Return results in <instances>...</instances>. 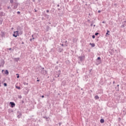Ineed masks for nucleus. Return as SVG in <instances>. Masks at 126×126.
I'll return each mask as SVG.
<instances>
[{
    "label": "nucleus",
    "instance_id": "obj_37",
    "mask_svg": "<svg viewBox=\"0 0 126 126\" xmlns=\"http://www.w3.org/2000/svg\"><path fill=\"white\" fill-rule=\"evenodd\" d=\"M7 8H8V9H10V8H10V7H9V6H8Z\"/></svg>",
    "mask_w": 126,
    "mask_h": 126
},
{
    "label": "nucleus",
    "instance_id": "obj_56",
    "mask_svg": "<svg viewBox=\"0 0 126 126\" xmlns=\"http://www.w3.org/2000/svg\"><path fill=\"white\" fill-rule=\"evenodd\" d=\"M59 76H60V75H58L57 77H59Z\"/></svg>",
    "mask_w": 126,
    "mask_h": 126
},
{
    "label": "nucleus",
    "instance_id": "obj_41",
    "mask_svg": "<svg viewBox=\"0 0 126 126\" xmlns=\"http://www.w3.org/2000/svg\"><path fill=\"white\" fill-rule=\"evenodd\" d=\"M39 81H40V80H39V79L37 80V82H39Z\"/></svg>",
    "mask_w": 126,
    "mask_h": 126
},
{
    "label": "nucleus",
    "instance_id": "obj_31",
    "mask_svg": "<svg viewBox=\"0 0 126 126\" xmlns=\"http://www.w3.org/2000/svg\"><path fill=\"white\" fill-rule=\"evenodd\" d=\"M7 50H9V51H11L12 48H7Z\"/></svg>",
    "mask_w": 126,
    "mask_h": 126
},
{
    "label": "nucleus",
    "instance_id": "obj_20",
    "mask_svg": "<svg viewBox=\"0 0 126 126\" xmlns=\"http://www.w3.org/2000/svg\"><path fill=\"white\" fill-rule=\"evenodd\" d=\"M10 3L11 4H12L13 3H14V1L13 0H10Z\"/></svg>",
    "mask_w": 126,
    "mask_h": 126
},
{
    "label": "nucleus",
    "instance_id": "obj_39",
    "mask_svg": "<svg viewBox=\"0 0 126 126\" xmlns=\"http://www.w3.org/2000/svg\"><path fill=\"white\" fill-rule=\"evenodd\" d=\"M100 12H101V10H98V13H100Z\"/></svg>",
    "mask_w": 126,
    "mask_h": 126
},
{
    "label": "nucleus",
    "instance_id": "obj_35",
    "mask_svg": "<svg viewBox=\"0 0 126 126\" xmlns=\"http://www.w3.org/2000/svg\"><path fill=\"white\" fill-rule=\"evenodd\" d=\"M17 14H20V11H18V12H17Z\"/></svg>",
    "mask_w": 126,
    "mask_h": 126
},
{
    "label": "nucleus",
    "instance_id": "obj_7",
    "mask_svg": "<svg viewBox=\"0 0 126 126\" xmlns=\"http://www.w3.org/2000/svg\"><path fill=\"white\" fill-rule=\"evenodd\" d=\"M4 71V74H6V75H8L9 74V72H8V70H6L4 71V70H2V73H3V72Z\"/></svg>",
    "mask_w": 126,
    "mask_h": 126
},
{
    "label": "nucleus",
    "instance_id": "obj_12",
    "mask_svg": "<svg viewBox=\"0 0 126 126\" xmlns=\"http://www.w3.org/2000/svg\"><path fill=\"white\" fill-rule=\"evenodd\" d=\"M100 122L101 124H104L105 123V120L104 119H101L100 120Z\"/></svg>",
    "mask_w": 126,
    "mask_h": 126
},
{
    "label": "nucleus",
    "instance_id": "obj_25",
    "mask_svg": "<svg viewBox=\"0 0 126 126\" xmlns=\"http://www.w3.org/2000/svg\"><path fill=\"white\" fill-rule=\"evenodd\" d=\"M3 85L5 86V87H6V86H7V84H6V83H4Z\"/></svg>",
    "mask_w": 126,
    "mask_h": 126
},
{
    "label": "nucleus",
    "instance_id": "obj_55",
    "mask_svg": "<svg viewBox=\"0 0 126 126\" xmlns=\"http://www.w3.org/2000/svg\"><path fill=\"white\" fill-rule=\"evenodd\" d=\"M95 25H94V27H95Z\"/></svg>",
    "mask_w": 126,
    "mask_h": 126
},
{
    "label": "nucleus",
    "instance_id": "obj_58",
    "mask_svg": "<svg viewBox=\"0 0 126 126\" xmlns=\"http://www.w3.org/2000/svg\"><path fill=\"white\" fill-rule=\"evenodd\" d=\"M32 37H33V35H32Z\"/></svg>",
    "mask_w": 126,
    "mask_h": 126
},
{
    "label": "nucleus",
    "instance_id": "obj_45",
    "mask_svg": "<svg viewBox=\"0 0 126 126\" xmlns=\"http://www.w3.org/2000/svg\"><path fill=\"white\" fill-rule=\"evenodd\" d=\"M58 7H60V4L57 5Z\"/></svg>",
    "mask_w": 126,
    "mask_h": 126
},
{
    "label": "nucleus",
    "instance_id": "obj_24",
    "mask_svg": "<svg viewBox=\"0 0 126 126\" xmlns=\"http://www.w3.org/2000/svg\"><path fill=\"white\" fill-rule=\"evenodd\" d=\"M96 61H101V58L100 57H98L96 59Z\"/></svg>",
    "mask_w": 126,
    "mask_h": 126
},
{
    "label": "nucleus",
    "instance_id": "obj_6",
    "mask_svg": "<svg viewBox=\"0 0 126 126\" xmlns=\"http://www.w3.org/2000/svg\"><path fill=\"white\" fill-rule=\"evenodd\" d=\"M13 37L16 38L17 36H19L18 31L14 32V33L13 34Z\"/></svg>",
    "mask_w": 126,
    "mask_h": 126
},
{
    "label": "nucleus",
    "instance_id": "obj_10",
    "mask_svg": "<svg viewBox=\"0 0 126 126\" xmlns=\"http://www.w3.org/2000/svg\"><path fill=\"white\" fill-rule=\"evenodd\" d=\"M1 37H5V33L3 32H1L0 33Z\"/></svg>",
    "mask_w": 126,
    "mask_h": 126
},
{
    "label": "nucleus",
    "instance_id": "obj_23",
    "mask_svg": "<svg viewBox=\"0 0 126 126\" xmlns=\"http://www.w3.org/2000/svg\"><path fill=\"white\" fill-rule=\"evenodd\" d=\"M122 24H124V25H125L126 26V21H124L123 23Z\"/></svg>",
    "mask_w": 126,
    "mask_h": 126
},
{
    "label": "nucleus",
    "instance_id": "obj_40",
    "mask_svg": "<svg viewBox=\"0 0 126 126\" xmlns=\"http://www.w3.org/2000/svg\"><path fill=\"white\" fill-rule=\"evenodd\" d=\"M92 26H93V24H91V27H92Z\"/></svg>",
    "mask_w": 126,
    "mask_h": 126
},
{
    "label": "nucleus",
    "instance_id": "obj_59",
    "mask_svg": "<svg viewBox=\"0 0 126 126\" xmlns=\"http://www.w3.org/2000/svg\"><path fill=\"white\" fill-rule=\"evenodd\" d=\"M65 46H66V47H67V45H65Z\"/></svg>",
    "mask_w": 126,
    "mask_h": 126
},
{
    "label": "nucleus",
    "instance_id": "obj_5",
    "mask_svg": "<svg viewBox=\"0 0 126 126\" xmlns=\"http://www.w3.org/2000/svg\"><path fill=\"white\" fill-rule=\"evenodd\" d=\"M17 118L18 119H20L21 118V116H22V113H21V112L19 111H17Z\"/></svg>",
    "mask_w": 126,
    "mask_h": 126
},
{
    "label": "nucleus",
    "instance_id": "obj_47",
    "mask_svg": "<svg viewBox=\"0 0 126 126\" xmlns=\"http://www.w3.org/2000/svg\"><path fill=\"white\" fill-rule=\"evenodd\" d=\"M32 40H34L35 39L34 37H32Z\"/></svg>",
    "mask_w": 126,
    "mask_h": 126
},
{
    "label": "nucleus",
    "instance_id": "obj_49",
    "mask_svg": "<svg viewBox=\"0 0 126 126\" xmlns=\"http://www.w3.org/2000/svg\"><path fill=\"white\" fill-rule=\"evenodd\" d=\"M46 12H49V10H47L46 11Z\"/></svg>",
    "mask_w": 126,
    "mask_h": 126
},
{
    "label": "nucleus",
    "instance_id": "obj_18",
    "mask_svg": "<svg viewBox=\"0 0 126 126\" xmlns=\"http://www.w3.org/2000/svg\"><path fill=\"white\" fill-rule=\"evenodd\" d=\"M19 60H20V58H15L14 59V61H15L16 62H17L18 61H19Z\"/></svg>",
    "mask_w": 126,
    "mask_h": 126
},
{
    "label": "nucleus",
    "instance_id": "obj_43",
    "mask_svg": "<svg viewBox=\"0 0 126 126\" xmlns=\"http://www.w3.org/2000/svg\"><path fill=\"white\" fill-rule=\"evenodd\" d=\"M92 71V69L90 70V72H91V71Z\"/></svg>",
    "mask_w": 126,
    "mask_h": 126
},
{
    "label": "nucleus",
    "instance_id": "obj_46",
    "mask_svg": "<svg viewBox=\"0 0 126 126\" xmlns=\"http://www.w3.org/2000/svg\"><path fill=\"white\" fill-rule=\"evenodd\" d=\"M22 45H24V42H22Z\"/></svg>",
    "mask_w": 126,
    "mask_h": 126
},
{
    "label": "nucleus",
    "instance_id": "obj_22",
    "mask_svg": "<svg viewBox=\"0 0 126 126\" xmlns=\"http://www.w3.org/2000/svg\"><path fill=\"white\" fill-rule=\"evenodd\" d=\"M46 30L47 31H49V30H50V27L48 26L46 27Z\"/></svg>",
    "mask_w": 126,
    "mask_h": 126
},
{
    "label": "nucleus",
    "instance_id": "obj_13",
    "mask_svg": "<svg viewBox=\"0 0 126 126\" xmlns=\"http://www.w3.org/2000/svg\"><path fill=\"white\" fill-rule=\"evenodd\" d=\"M2 21H3L2 18L0 17V24H2Z\"/></svg>",
    "mask_w": 126,
    "mask_h": 126
},
{
    "label": "nucleus",
    "instance_id": "obj_9",
    "mask_svg": "<svg viewBox=\"0 0 126 126\" xmlns=\"http://www.w3.org/2000/svg\"><path fill=\"white\" fill-rule=\"evenodd\" d=\"M5 16V13L2 11H0V16Z\"/></svg>",
    "mask_w": 126,
    "mask_h": 126
},
{
    "label": "nucleus",
    "instance_id": "obj_27",
    "mask_svg": "<svg viewBox=\"0 0 126 126\" xmlns=\"http://www.w3.org/2000/svg\"><path fill=\"white\" fill-rule=\"evenodd\" d=\"M17 76V78H19V74H16Z\"/></svg>",
    "mask_w": 126,
    "mask_h": 126
},
{
    "label": "nucleus",
    "instance_id": "obj_54",
    "mask_svg": "<svg viewBox=\"0 0 126 126\" xmlns=\"http://www.w3.org/2000/svg\"><path fill=\"white\" fill-rule=\"evenodd\" d=\"M22 103H24V101L23 100V101H22Z\"/></svg>",
    "mask_w": 126,
    "mask_h": 126
},
{
    "label": "nucleus",
    "instance_id": "obj_15",
    "mask_svg": "<svg viewBox=\"0 0 126 126\" xmlns=\"http://www.w3.org/2000/svg\"><path fill=\"white\" fill-rule=\"evenodd\" d=\"M43 119H46V121H49V120H48V119H49V117H48L46 116H43Z\"/></svg>",
    "mask_w": 126,
    "mask_h": 126
},
{
    "label": "nucleus",
    "instance_id": "obj_53",
    "mask_svg": "<svg viewBox=\"0 0 126 126\" xmlns=\"http://www.w3.org/2000/svg\"><path fill=\"white\" fill-rule=\"evenodd\" d=\"M62 47H63V44H62Z\"/></svg>",
    "mask_w": 126,
    "mask_h": 126
},
{
    "label": "nucleus",
    "instance_id": "obj_21",
    "mask_svg": "<svg viewBox=\"0 0 126 126\" xmlns=\"http://www.w3.org/2000/svg\"><path fill=\"white\" fill-rule=\"evenodd\" d=\"M94 98H95V100H98V99H99V96L95 95Z\"/></svg>",
    "mask_w": 126,
    "mask_h": 126
},
{
    "label": "nucleus",
    "instance_id": "obj_2",
    "mask_svg": "<svg viewBox=\"0 0 126 126\" xmlns=\"http://www.w3.org/2000/svg\"><path fill=\"white\" fill-rule=\"evenodd\" d=\"M78 60H80L81 63H82V62H83L85 59V56H79V57H78Z\"/></svg>",
    "mask_w": 126,
    "mask_h": 126
},
{
    "label": "nucleus",
    "instance_id": "obj_33",
    "mask_svg": "<svg viewBox=\"0 0 126 126\" xmlns=\"http://www.w3.org/2000/svg\"><path fill=\"white\" fill-rule=\"evenodd\" d=\"M2 9V8H1V5L0 4V10H1Z\"/></svg>",
    "mask_w": 126,
    "mask_h": 126
},
{
    "label": "nucleus",
    "instance_id": "obj_19",
    "mask_svg": "<svg viewBox=\"0 0 126 126\" xmlns=\"http://www.w3.org/2000/svg\"><path fill=\"white\" fill-rule=\"evenodd\" d=\"M16 88L17 89H18L19 90H20L21 89V88L19 86H16Z\"/></svg>",
    "mask_w": 126,
    "mask_h": 126
},
{
    "label": "nucleus",
    "instance_id": "obj_29",
    "mask_svg": "<svg viewBox=\"0 0 126 126\" xmlns=\"http://www.w3.org/2000/svg\"><path fill=\"white\" fill-rule=\"evenodd\" d=\"M92 38H93V39H95V35H93L92 36Z\"/></svg>",
    "mask_w": 126,
    "mask_h": 126
},
{
    "label": "nucleus",
    "instance_id": "obj_52",
    "mask_svg": "<svg viewBox=\"0 0 126 126\" xmlns=\"http://www.w3.org/2000/svg\"><path fill=\"white\" fill-rule=\"evenodd\" d=\"M119 86H120L119 85H117V87H119Z\"/></svg>",
    "mask_w": 126,
    "mask_h": 126
},
{
    "label": "nucleus",
    "instance_id": "obj_17",
    "mask_svg": "<svg viewBox=\"0 0 126 126\" xmlns=\"http://www.w3.org/2000/svg\"><path fill=\"white\" fill-rule=\"evenodd\" d=\"M109 33H110V31L107 30V32L106 33V36H107V35H110V34H109Z\"/></svg>",
    "mask_w": 126,
    "mask_h": 126
},
{
    "label": "nucleus",
    "instance_id": "obj_42",
    "mask_svg": "<svg viewBox=\"0 0 126 126\" xmlns=\"http://www.w3.org/2000/svg\"><path fill=\"white\" fill-rule=\"evenodd\" d=\"M44 97H45V96H44V95L41 96V97H42V98H44Z\"/></svg>",
    "mask_w": 126,
    "mask_h": 126
},
{
    "label": "nucleus",
    "instance_id": "obj_8",
    "mask_svg": "<svg viewBox=\"0 0 126 126\" xmlns=\"http://www.w3.org/2000/svg\"><path fill=\"white\" fill-rule=\"evenodd\" d=\"M10 105L11 108H13V107H15V103L13 102H10Z\"/></svg>",
    "mask_w": 126,
    "mask_h": 126
},
{
    "label": "nucleus",
    "instance_id": "obj_44",
    "mask_svg": "<svg viewBox=\"0 0 126 126\" xmlns=\"http://www.w3.org/2000/svg\"><path fill=\"white\" fill-rule=\"evenodd\" d=\"M1 86V83L0 82V87Z\"/></svg>",
    "mask_w": 126,
    "mask_h": 126
},
{
    "label": "nucleus",
    "instance_id": "obj_34",
    "mask_svg": "<svg viewBox=\"0 0 126 126\" xmlns=\"http://www.w3.org/2000/svg\"><path fill=\"white\" fill-rule=\"evenodd\" d=\"M63 43H64V44H67V41H65L64 42H63Z\"/></svg>",
    "mask_w": 126,
    "mask_h": 126
},
{
    "label": "nucleus",
    "instance_id": "obj_14",
    "mask_svg": "<svg viewBox=\"0 0 126 126\" xmlns=\"http://www.w3.org/2000/svg\"><path fill=\"white\" fill-rule=\"evenodd\" d=\"M59 51L60 53H62V52H63V49L60 48H59Z\"/></svg>",
    "mask_w": 126,
    "mask_h": 126
},
{
    "label": "nucleus",
    "instance_id": "obj_26",
    "mask_svg": "<svg viewBox=\"0 0 126 126\" xmlns=\"http://www.w3.org/2000/svg\"><path fill=\"white\" fill-rule=\"evenodd\" d=\"M98 35H99V32H95V36H98Z\"/></svg>",
    "mask_w": 126,
    "mask_h": 126
},
{
    "label": "nucleus",
    "instance_id": "obj_32",
    "mask_svg": "<svg viewBox=\"0 0 126 126\" xmlns=\"http://www.w3.org/2000/svg\"><path fill=\"white\" fill-rule=\"evenodd\" d=\"M18 98H19V99H21V98H22V96L21 95H20L18 96Z\"/></svg>",
    "mask_w": 126,
    "mask_h": 126
},
{
    "label": "nucleus",
    "instance_id": "obj_51",
    "mask_svg": "<svg viewBox=\"0 0 126 126\" xmlns=\"http://www.w3.org/2000/svg\"><path fill=\"white\" fill-rule=\"evenodd\" d=\"M113 84H115V81H113Z\"/></svg>",
    "mask_w": 126,
    "mask_h": 126
},
{
    "label": "nucleus",
    "instance_id": "obj_50",
    "mask_svg": "<svg viewBox=\"0 0 126 126\" xmlns=\"http://www.w3.org/2000/svg\"><path fill=\"white\" fill-rule=\"evenodd\" d=\"M102 23H105L104 21L102 22Z\"/></svg>",
    "mask_w": 126,
    "mask_h": 126
},
{
    "label": "nucleus",
    "instance_id": "obj_36",
    "mask_svg": "<svg viewBox=\"0 0 126 126\" xmlns=\"http://www.w3.org/2000/svg\"><path fill=\"white\" fill-rule=\"evenodd\" d=\"M32 40H33V39H32V38H30V41H32Z\"/></svg>",
    "mask_w": 126,
    "mask_h": 126
},
{
    "label": "nucleus",
    "instance_id": "obj_4",
    "mask_svg": "<svg viewBox=\"0 0 126 126\" xmlns=\"http://www.w3.org/2000/svg\"><path fill=\"white\" fill-rule=\"evenodd\" d=\"M41 74H44V75H46L47 74V70H45V68L44 67H42L41 68Z\"/></svg>",
    "mask_w": 126,
    "mask_h": 126
},
{
    "label": "nucleus",
    "instance_id": "obj_28",
    "mask_svg": "<svg viewBox=\"0 0 126 126\" xmlns=\"http://www.w3.org/2000/svg\"><path fill=\"white\" fill-rule=\"evenodd\" d=\"M126 25H124V24H123V25L121 26V27H123V28H124V27H126Z\"/></svg>",
    "mask_w": 126,
    "mask_h": 126
},
{
    "label": "nucleus",
    "instance_id": "obj_61",
    "mask_svg": "<svg viewBox=\"0 0 126 126\" xmlns=\"http://www.w3.org/2000/svg\"><path fill=\"white\" fill-rule=\"evenodd\" d=\"M2 83H3V81L2 82Z\"/></svg>",
    "mask_w": 126,
    "mask_h": 126
},
{
    "label": "nucleus",
    "instance_id": "obj_16",
    "mask_svg": "<svg viewBox=\"0 0 126 126\" xmlns=\"http://www.w3.org/2000/svg\"><path fill=\"white\" fill-rule=\"evenodd\" d=\"M90 45L91 46H92V47H95V44H94V43H90Z\"/></svg>",
    "mask_w": 126,
    "mask_h": 126
},
{
    "label": "nucleus",
    "instance_id": "obj_30",
    "mask_svg": "<svg viewBox=\"0 0 126 126\" xmlns=\"http://www.w3.org/2000/svg\"><path fill=\"white\" fill-rule=\"evenodd\" d=\"M91 23L92 24H94V23H95V22L94 21H92Z\"/></svg>",
    "mask_w": 126,
    "mask_h": 126
},
{
    "label": "nucleus",
    "instance_id": "obj_48",
    "mask_svg": "<svg viewBox=\"0 0 126 126\" xmlns=\"http://www.w3.org/2000/svg\"><path fill=\"white\" fill-rule=\"evenodd\" d=\"M59 125L60 126H61V123H60L59 124Z\"/></svg>",
    "mask_w": 126,
    "mask_h": 126
},
{
    "label": "nucleus",
    "instance_id": "obj_57",
    "mask_svg": "<svg viewBox=\"0 0 126 126\" xmlns=\"http://www.w3.org/2000/svg\"><path fill=\"white\" fill-rule=\"evenodd\" d=\"M32 1H35V0H32Z\"/></svg>",
    "mask_w": 126,
    "mask_h": 126
},
{
    "label": "nucleus",
    "instance_id": "obj_38",
    "mask_svg": "<svg viewBox=\"0 0 126 126\" xmlns=\"http://www.w3.org/2000/svg\"><path fill=\"white\" fill-rule=\"evenodd\" d=\"M34 11H35V12H37V10H36V9H34Z\"/></svg>",
    "mask_w": 126,
    "mask_h": 126
},
{
    "label": "nucleus",
    "instance_id": "obj_1",
    "mask_svg": "<svg viewBox=\"0 0 126 126\" xmlns=\"http://www.w3.org/2000/svg\"><path fill=\"white\" fill-rule=\"evenodd\" d=\"M11 6L13 9H16L18 7V3L17 2H14V3L11 4Z\"/></svg>",
    "mask_w": 126,
    "mask_h": 126
},
{
    "label": "nucleus",
    "instance_id": "obj_11",
    "mask_svg": "<svg viewBox=\"0 0 126 126\" xmlns=\"http://www.w3.org/2000/svg\"><path fill=\"white\" fill-rule=\"evenodd\" d=\"M102 63V61L101 60H96V64H100V63Z\"/></svg>",
    "mask_w": 126,
    "mask_h": 126
},
{
    "label": "nucleus",
    "instance_id": "obj_3",
    "mask_svg": "<svg viewBox=\"0 0 126 126\" xmlns=\"http://www.w3.org/2000/svg\"><path fill=\"white\" fill-rule=\"evenodd\" d=\"M5 62H4V60L3 59H1L0 61V67H3V65H4V63H5Z\"/></svg>",
    "mask_w": 126,
    "mask_h": 126
},
{
    "label": "nucleus",
    "instance_id": "obj_60",
    "mask_svg": "<svg viewBox=\"0 0 126 126\" xmlns=\"http://www.w3.org/2000/svg\"><path fill=\"white\" fill-rule=\"evenodd\" d=\"M77 73H78V71H77Z\"/></svg>",
    "mask_w": 126,
    "mask_h": 126
}]
</instances>
